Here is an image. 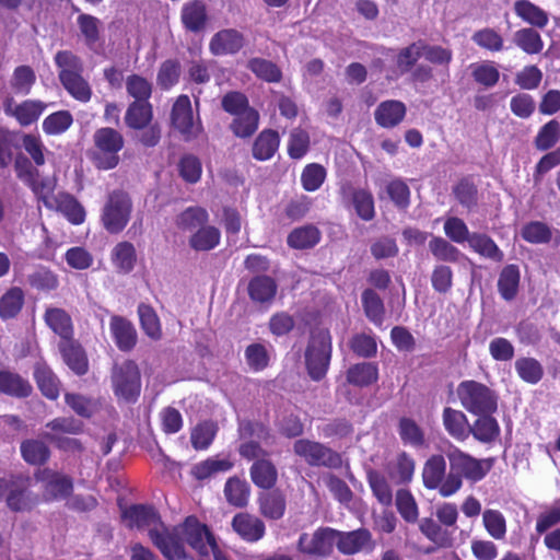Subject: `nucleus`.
I'll return each mask as SVG.
<instances>
[{
  "label": "nucleus",
  "instance_id": "59",
  "mask_svg": "<svg viewBox=\"0 0 560 560\" xmlns=\"http://www.w3.org/2000/svg\"><path fill=\"white\" fill-rule=\"evenodd\" d=\"M327 176L326 168L318 163H310L301 173V184L305 191H315L322 187Z\"/></svg>",
  "mask_w": 560,
  "mask_h": 560
},
{
  "label": "nucleus",
  "instance_id": "41",
  "mask_svg": "<svg viewBox=\"0 0 560 560\" xmlns=\"http://www.w3.org/2000/svg\"><path fill=\"white\" fill-rule=\"evenodd\" d=\"M260 513L271 520H279L285 511V498L278 491L266 492L259 498Z\"/></svg>",
  "mask_w": 560,
  "mask_h": 560
},
{
  "label": "nucleus",
  "instance_id": "19",
  "mask_svg": "<svg viewBox=\"0 0 560 560\" xmlns=\"http://www.w3.org/2000/svg\"><path fill=\"white\" fill-rule=\"evenodd\" d=\"M152 544L160 550L166 560H194L185 550L183 539L178 530H172V534L161 536L153 530L151 534Z\"/></svg>",
  "mask_w": 560,
  "mask_h": 560
},
{
  "label": "nucleus",
  "instance_id": "46",
  "mask_svg": "<svg viewBox=\"0 0 560 560\" xmlns=\"http://www.w3.org/2000/svg\"><path fill=\"white\" fill-rule=\"evenodd\" d=\"M21 454L23 459L31 465H43L50 456L48 446L43 441L34 439L22 442Z\"/></svg>",
  "mask_w": 560,
  "mask_h": 560
},
{
  "label": "nucleus",
  "instance_id": "25",
  "mask_svg": "<svg viewBox=\"0 0 560 560\" xmlns=\"http://www.w3.org/2000/svg\"><path fill=\"white\" fill-rule=\"evenodd\" d=\"M246 68L260 81L266 83H280L283 80L281 68L272 60L253 57L246 62Z\"/></svg>",
  "mask_w": 560,
  "mask_h": 560
},
{
  "label": "nucleus",
  "instance_id": "62",
  "mask_svg": "<svg viewBox=\"0 0 560 560\" xmlns=\"http://www.w3.org/2000/svg\"><path fill=\"white\" fill-rule=\"evenodd\" d=\"M138 314L143 331L151 339L159 340L162 337V329L155 311L147 304H140L138 307Z\"/></svg>",
  "mask_w": 560,
  "mask_h": 560
},
{
  "label": "nucleus",
  "instance_id": "47",
  "mask_svg": "<svg viewBox=\"0 0 560 560\" xmlns=\"http://www.w3.org/2000/svg\"><path fill=\"white\" fill-rule=\"evenodd\" d=\"M471 40L481 49L490 52H499L504 48V39L502 35L492 27H483L476 31Z\"/></svg>",
  "mask_w": 560,
  "mask_h": 560
},
{
  "label": "nucleus",
  "instance_id": "51",
  "mask_svg": "<svg viewBox=\"0 0 560 560\" xmlns=\"http://www.w3.org/2000/svg\"><path fill=\"white\" fill-rule=\"evenodd\" d=\"M0 392L18 397H26L32 392V387L28 382L18 374L0 372Z\"/></svg>",
  "mask_w": 560,
  "mask_h": 560
},
{
  "label": "nucleus",
  "instance_id": "42",
  "mask_svg": "<svg viewBox=\"0 0 560 560\" xmlns=\"http://www.w3.org/2000/svg\"><path fill=\"white\" fill-rule=\"evenodd\" d=\"M250 477L257 487L269 489L276 483L278 474L273 464L262 458L256 460L250 467Z\"/></svg>",
  "mask_w": 560,
  "mask_h": 560
},
{
  "label": "nucleus",
  "instance_id": "61",
  "mask_svg": "<svg viewBox=\"0 0 560 560\" xmlns=\"http://www.w3.org/2000/svg\"><path fill=\"white\" fill-rule=\"evenodd\" d=\"M218 431L213 421H203L198 423L190 434L191 445L195 450H206L212 443Z\"/></svg>",
  "mask_w": 560,
  "mask_h": 560
},
{
  "label": "nucleus",
  "instance_id": "53",
  "mask_svg": "<svg viewBox=\"0 0 560 560\" xmlns=\"http://www.w3.org/2000/svg\"><path fill=\"white\" fill-rule=\"evenodd\" d=\"M36 82V74L30 66H19L14 69L10 84L15 94H30Z\"/></svg>",
  "mask_w": 560,
  "mask_h": 560
},
{
  "label": "nucleus",
  "instance_id": "48",
  "mask_svg": "<svg viewBox=\"0 0 560 560\" xmlns=\"http://www.w3.org/2000/svg\"><path fill=\"white\" fill-rule=\"evenodd\" d=\"M518 283H520V271L518 268L515 265H509L506 266L498 281V289L501 294V296L506 300L511 301L513 300L518 291Z\"/></svg>",
  "mask_w": 560,
  "mask_h": 560
},
{
  "label": "nucleus",
  "instance_id": "58",
  "mask_svg": "<svg viewBox=\"0 0 560 560\" xmlns=\"http://www.w3.org/2000/svg\"><path fill=\"white\" fill-rule=\"evenodd\" d=\"M311 138L306 130L294 128L288 141V154L293 160H301L310 151Z\"/></svg>",
  "mask_w": 560,
  "mask_h": 560
},
{
  "label": "nucleus",
  "instance_id": "33",
  "mask_svg": "<svg viewBox=\"0 0 560 560\" xmlns=\"http://www.w3.org/2000/svg\"><path fill=\"white\" fill-rule=\"evenodd\" d=\"M452 194L456 201L467 210H471L478 205V187L471 176H463L452 187Z\"/></svg>",
  "mask_w": 560,
  "mask_h": 560
},
{
  "label": "nucleus",
  "instance_id": "43",
  "mask_svg": "<svg viewBox=\"0 0 560 560\" xmlns=\"http://www.w3.org/2000/svg\"><path fill=\"white\" fill-rule=\"evenodd\" d=\"M258 121L259 114L252 107L244 113L235 115V118L231 124V130L238 138H248L256 132Z\"/></svg>",
  "mask_w": 560,
  "mask_h": 560
},
{
  "label": "nucleus",
  "instance_id": "60",
  "mask_svg": "<svg viewBox=\"0 0 560 560\" xmlns=\"http://www.w3.org/2000/svg\"><path fill=\"white\" fill-rule=\"evenodd\" d=\"M368 482L373 494L381 504L386 506L392 504L393 491L388 481L382 474L376 470H370L368 472Z\"/></svg>",
  "mask_w": 560,
  "mask_h": 560
},
{
  "label": "nucleus",
  "instance_id": "12",
  "mask_svg": "<svg viewBox=\"0 0 560 560\" xmlns=\"http://www.w3.org/2000/svg\"><path fill=\"white\" fill-rule=\"evenodd\" d=\"M171 122L185 141L197 139L203 131L200 122H194L191 102L186 94L179 95L174 102L171 110Z\"/></svg>",
  "mask_w": 560,
  "mask_h": 560
},
{
  "label": "nucleus",
  "instance_id": "26",
  "mask_svg": "<svg viewBox=\"0 0 560 560\" xmlns=\"http://www.w3.org/2000/svg\"><path fill=\"white\" fill-rule=\"evenodd\" d=\"M46 325L60 337V341L73 337V325L70 315L62 308L48 307L44 314Z\"/></svg>",
  "mask_w": 560,
  "mask_h": 560
},
{
  "label": "nucleus",
  "instance_id": "11",
  "mask_svg": "<svg viewBox=\"0 0 560 560\" xmlns=\"http://www.w3.org/2000/svg\"><path fill=\"white\" fill-rule=\"evenodd\" d=\"M338 530L330 527H319L313 533H303L298 540V550L313 558L328 557L336 546Z\"/></svg>",
  "mask_w": 560,
  "mask_h": 560
},
{
  "label": "nucleus",
  "instance_id": "49",
  "mask_svg": "<svg viewBox=\"0 0 560 560\" xmlns=\"http://www.w3.org/2000/svg\"><path fill=\"white\" fill-rule=\"evenodd\" d=\"M560 140V122L551 119L541 126L534 139V144L539 151H548Z\"/></svg>",
  "mask_w": 560,
  "mask_h": 560
},
{
  "label": "nucleus",
  "instance_id": "30",
  "mask_svg": "<svg viewBox=\"0 0 560 560\" xmlns=\"http://www.w3.org/2000/svg\"><path fill=\"white\" fill-rule=\"evenodd\" d=\"M500 425L491 415L479 416L469 427V434L483 444L493 443L500 435Z\"/></svg>",
  "mask_w": 560,
  "mask_h": 560
},
{
  "label": "nucleus",
  "instance_id": "24",
  "mask_svg": "<svg viewBox=\"0 0 560 560\" xmlns=\"http://www.w3.org/2000/svg\"><path fill=\"white\" fill-rule=\"evenodd\" d=\"M109 329L116 346L121 351H130L137 343V331L128 319L121 316H113Z\"/></svg>",
  "mask_w": 560,
  "mask_h": 560
},
{
  "label": "nucleus",
  "instance_id": "57",
  "mask_svg": "<svg viewBox=\"0 0 560 560\" xmlns=\"http://www.w3.org/2000/svg\"><path fill=\"white\" fill-rule=\"evenodd\" d=\"M482 524L487 533L494 539H504L506 535V520L504 515L493 509H487L482 513Z\"/></svg>",
  "mask_w": 560,
  "mask_h": 560
},
{
  "label": "nucleus",
  "instance_id": "28",
  "mask_svg": "<svg viewBox=\"0 0 560 560\" xmlns=\"http://www.w3.org/2000/svg\"><path fill=\"white\" fill-rule=\"evenodd\" d=\"M280 136L273 129H264L255 139L252 148L253 158L257 161L270 160L278 151Z\"/></svg>",
  "mask_w": 560,
  "mask_h": 560
},
{
  "label": "nucleus",
  "instance_id": "7",
  "mask_svg": "<svg viewBox=\"0 0 560 560\" xmlns=\"http://www.w3.org/2000/svg\"><path fill=\"white\" fill-rule=\"evenodd\" d=\"M293 453L313 467L338 469L342 466V456L324 443L310 439H299L293 443Z\"/></svg>",
  "mask_w": 560,
  "mask_h": 560
},
{
  "label": "nucleus",
  "instance_id": "44",
  "mask_svg": "<svg viewBox=\"0 0 560 560\" xmlns=\"http://www.w3.org/2000/svg\"><path fill=\"white\" fill-rule=\"evenodd\" d=\"M513 40L518 48L528 55L539 54L544 48L540 34L532 27L516 31Z\"/></svg>",
  "mask_w": 560,
  "mask_h": 560
},
{
  "label": "nucleus",
  "instance_id": "27",
  "mask_svg": "<svg viewBox=\"0 0 560 560\" xmlns=\"http://www.w3.org/2000/svg\"><path fill=\"white\" fill-rule=\"evenodd\" d=\"M443 424L446 432L459 442H464L469 436L468 419L466 415L460 411L446 407L443 410Z\"/></svg>",
  "mask_w": 560,
  "mask_h": 560
},
{
  "label": "nucleus",
  "instance_id": "4",
  "mask_svg": "<svg viewBox=\"0 0 560 560\" xmlns=\"http://www.w3.org/2000/svg\"><path fill=\"white\" fill-rule=\"evenodd\" d=\"M456 394L463 408L475 416L493 415L498 409V395L477 381L459 383Z\"/></svg>",
  "mask_w": 560,
  "mask_h": 560
},
{
  "label": "nucleus",
  "instance_id": "8",
  "mask_svg": "<svg viewBox=\"0 0 560 560\" xmlns=\"http://www.w3.org/2000/svg\"><path fill=\"white\" fill-rule=\"evenodd\" d=\"M132 210L130 196L117 189L108 195L102 212V223L106 231L112 234L121 232L129 222Z\"/></svg>",
  "mask_w": 560,
  "mask_h": 560
},
{
  "label": "nucleus",
  "instance_id": "20",
  "mask_svg": "<svg viewBox=\"0 0 560 560\" xmlns=\"http://www.w3.org/2000/svg\"><path fill=\"white\" fill-rule=\"evenodd\" d=\"M407 107L398 100H386L381 102L374 110L375 122L385 129H393L404 121Z\"/></svg>",
  "mask_w": 560,
  "mask_h": 560
},
{
  "label": "nucleus",
  "instance_id": "29",
  "mask_svg": "<svg viewBox=\"0 0 560 560\" xmlns=\"http://www.w3.org/2000/svg\"><path fill=\"white\" fill-rule=\"evenodd\" d=\"M153 120V106L150 102H131L125 114V124L129 129H144Z\"/></svg>",
  "mask_w": 560,
  "mask_h": 560
},
{
  "label": "nucleus",
  "instance_id": "14",
  "mask_svg": "<svg viewBox=\"0 0 560 560\" xmlns=\"http://www.w3.org/2000/svg\"><path fill=\"white\" fill-rule=\"evenodd\" d=\"M44 487V498L47 501L65 499L72 492L71 478L51 469H39L34 475Z\"/></svg>",
  "mask_w": 560,
  "mask_h": 560
},
{
  "label": "nucleus",
  "instance_id": "3",
  "mask_svg": "<svg viewBox=\"0 0 560 560\" xmlns=\"http://www.w3.org/2000/svg\"><path fill=\"white\" fill-rule=\"evenodd\" d=\"M125 147L120 131L112 127H101L93 133V149L90 160L98 171H109L119 165V152Z\"/></svg>",
  "mask_w": 560,
  "mask_h": 560
},
{
  "label": "nucleus",
  "instance_id": "32",
  "mask_svg": "<svg viewBox=\"0 0 560 560\" xmlns=\"http://www.w3.org/2000/svg\"><path fill=\"white\" fill-rule=\"evenodd\" d=\"M77 25L85 46L94 50L101 39V20L89 13H80L77 18Z\"/></svg>",
  "mask_w": 560,
  "mask_h": 560
},
{
  "label": "nucleus",
  "instance_id": "5",
  "mask_svg": "<svg viewBox=\"0 0 560 560\" xmlns=\"http://www.w3.org/2000/svg\"><path fill=\"white\" fill-rule=\"evenodd\" d=\"M330 357L331 337L329 331L326 329L313 331L305 350V364L312 380L319 381L326 375Z\"/></svg>",
  "mask_w": 560,
  "mask_h": 560
},
{
  "label": "nucleus",
  "instance_id": "40",
  "mask_svg": "<svg viewBox=\"0 0 560 560\" xmlns=\"http://www.w3.org/2000/svg\"><path fill=\"white\" fill-rule=\"evenodd\" d=\"M223 492L226 501L231 505L244 508L248 503L250 489L245 480L231 477L226 480Z\"/></svg>",
  "mask_w": 560,
  "mask_h": 560
},
{
  "label": "nucleus",
  "instance_id": "56",
  "mask_svg": "<svg viewBox=\"0 0 560 560\" xmlns=\"http://www.w3.org/2000/svg\"><path fill=\"white\" fill-rule=\"evenodd\" d=\"M521 236L532 244H546L551 241L552 231L545 222L530 221L522 228Z\"/></svg>",
  "mask_w": 560,
  "mask_h": 560
},
{
  "label": "nucleus",
  "instance_id": "9",
  "mask_svg": "<svg viewBox=\"0 0 560 560\" xmlns=\"http://www.w3.org/2000/svg\"><path fill=\"white\" fill-rule=\"evenodd\" d=\"M176 529L183 542L186 541L197 552L199 560H210V549L217 544V539L207 525L189 516L180 526L171 530Z\"/></svg>",
  "mask_w": 560,
  "mask_h": 560
},
{
  "label": "nucleus",
  "instance_id": "55",
  "mask_svg": "<svg viewBox=\"0 0 560 560\" xmlns=\"http://www.w3.org/2000/svg\"><path fill=\"white\" fill-rule=\"evenodd\" d=\"M517 375L526 383L537 384L544 376V368L534 358H518L515 361Z\"/></svg>",
  "mask_w": 560,
  "mask_h": 560
},
{
  "label": "nucleus",
  "instance_id": "39",
  "mask_svg": "<svg viewBox=\"0 0 560 560\" xmlns=\"http://www.w3.org/2000/svg\"><path fill=\"white\" fill-rule=\"evenodd\" d=\"M25 295L21 288H10L0 298V318L3 320L14 318L24 305Z\"/></svg>",
  "mask_w": 560,
  "mask_h": 560
},
{
  "label": "nucleus",
  "instance_id": "38",
  "mask_svg": "<svg viewBox=\"0 0 560 560\" xmlns=\"http://www.w3.org/2000/svg\"><path fill=\"white\" fill-rule=\"evenodd\" d=\"M209 220L208 211L199 206H191L182 211L175 220L182 231H194L202 228Z\"/></svg>",
  "mask_w": 560,
  "mask_h": 560
},
{
  "label": "nucleus",
  "instance_id": "64",
  "mask_svg": "<svg viewBox=\"0 0 560 560\" xmlns=\"http://www.w3.org/2000/svg\"><path fill=\"white\" fill-rule=\"evenodd\" d=\"M180 65L176 59H167L161 63L156 75L158 85L162 90H170L178 83Z\"/></svg>",
  "mask_w": 560,
  "mask_h": 560
},
{
  "label": "nucleus",
  "instance_id": "2",
  "mask_svg": "<svg viewBox=\"0 0 560 560\" xmlns=\"http://www.w3.org/2000/svg\"><path fill=\"white\" fill-rule=\"evenodd\" d=\"M58 69V79L63 89L77 101L86 103L92 97V89L84 79V66L79 56L71 50H59L54 57Z\"/></svg>",
  "mask_w": 560,
  "mask_h": 560
},
{
  "label": "nucleus",
  "instance_id": "52",
  "mask_svg": "<svg viewBox=\"0 0 560 560\" xmlns=\"http://www.w3.org/2000/svg\"><path fill=\"white\" fill-rule=\"evenodd\" d=\"M27 186L32 189L37 199L42 201L46 208H51V205H56V196L54 195L56 188V180L54 178H39V175L34 176L33 179L27 184Z\"/></svg>",
  "mask_w": 560,
  "mask_h": 560
},
{
  "label": "nucleus",
  "instance_id": "34",
  "mask_svg": "<svg viewBox=\"0 0 560 560\" xmlns=\"http://www.w3.org/2000/svg\"><path fill=\"white\" fill-rule=\"evenodd\" d=\"M514 12L524 22L538 28H544L549 22L547 12L529 0H517Z\"/></svg>",
  "mask_w": 560,
  "mask_h": 560
},
{
  "label": "nucleus",
  "instance_id": "22",
  "mask_svg": "<svg viewBox=\"0 0 560 560\" xmlns=\"http://www.w3.org/2000/svg\"><path fill=\"white\" fill-rule=\"evenodd\" d=\"M234 532L244 540L258 541L265 535V525L257 516L248 513H238L232 520Z\"/></svg>",
  "mask_w": 560,
  "mask_h": 560
},
{
  "label": "nucleus",
  "instance_id": "13",
  "mask_svg": "<svg viewBox=\"0 0 560 560\" xmlns=\"http://www.w3.org/2000/svg\"><path fill=\"white\" fill-rule=\"evenodd\" d=\"M122 516L129 527L148 529L150 538L153 530L161 536L172 534V530L162 523L160 515L151 506L132 505L124 512Z\"/></svg>",
  "mask_w": 560,
  "mask_h": 560
},
{
  "label": "nucleus",
  "instance_id": "16",
  "mask_svg": "<svg viewBox=\"0 0 560 560\" xmlns=\"http://www.w3.org/2000/svg\"><path fill=\"white\" fill-rule=\"evenodd\" d=\"M336 547L342 555H354L358 552H370L374 549L375 542L372 534L366 528H359L351 532H339L336 535Z\"/></svg>",
  "mask_w": 560,
  "mask_h": 560
},
{
  "label": "nucleus",
  "instance_id": "6",
  "mask_svg": "<svg viewBox=\"0 0 560 560\" xmlns=\"http://www.w3.org/2000/svg\"><path fill=\"white\" fill-rule=\"evenodd\" d=\"M30 477L23 475L0 479V500L13 512L31 510L37 504V497L30 491Z\"/></svg>",
  "mask_w": 560,
  "mask_h": 560
},
{
  "label": "nucleus",
  "instance_id": "31",
  "mask_svg": "<svg viewBox=\"0 0 560 560\" xmlns=\"http://www.w3.org/2000/svg\"><path fill=\"white\" fill-rule=\"evenodd\" d=\"M56 205H51L50 209L61 212L71 223L81 224L85 219V211L75 197L68 192H59L56 195Z\"/></svg>",
  "mask_w": 560,
  "mask_h": 560
},
{
  "label": "nucleus",
  "instance_id": "18",
  "mask_svg": "<svg viewBox=\"0 0 560 560\" xmlns=\"http://www.w3.org/2000/svg\"><path fill=\"white\" fill-rule=\"evenodd\" d=\"M245 45L244 35L235 28H224L217 32L209 44L214 56L237 54Z\"/></svg>",
  "mask_w": 560,
  "mask_h": 560
},
{
  "label": "nucleus",
  "instance_id": "63",
  "mask_svg": "<svg viewBox=\"0 0 560 560\" xmlns=\"http://www.w3.org/2000/svg\"><path fill=\"white\" fill-rule=\"evenodd\" d=\"M421 533L432 542L440 548H446L452 545V538L450 534L444 530L432 518H423L420 522Z\"/></svg>",
  "mask_w": 560,
  "mask_h": 560
},
{
  "label": "nucleus",
  "instance_id": "50",
  "mask_svg": "<svg viewBox=\"0 0 560 560\" xmlns=\"http://www.w3.org/2000/svg\"><path fill=\"white\" fill-rule=\"evenodd\" d=\"M73 124V116L69 110H58L48 115L42 124L48 136H58L66 132Z\"/></svg>",
  "mask_w": 560,
  "mask_h": 560
},
{
  "label": "nucleus",
  "instance_id": "1",
  "mask_svg": "<svg viewBox=\"0 0 560 560\" xmlns=\"http://www.w3.org/2000/svg\"><path fill=\"white\" fill-rule=\"evenodd\" d=\"M450 464L446 471V460L441 454L431 455L422 467V482L425 489L436 490L442 498L457 493L466 479L472 483L482 480L491 470L493 458H476L456 446L446 453Z\"/></svg>",
  "mask_w": 560,
  "mask_h": 560
},
{
  "label": "nucleus",
  "instance_id": "23",
  "mask_svg": "<svg viewBox=\"0 0 560 560\" xmlns=\"http://www.w3.org/2000/svg\"><path fill=\"white\" fill-rule=\"evenodd\" d=\"M63 362L75 374L83 375L88 371V358L81 345L72 338L60 341L58 345Z\"/></svg>",
  "mask_w": 560,
  "mask_h": 560
},
{
  "label": "nucleus",
  "instance_id": "37",
  "mask_svg": "<svg viewBox=\"0 0 560 560\" xmlns=\"http://www.w3.org/2000/svg\"><path fill=\"white\" fill-rule=\"evenodd\" d=\"M277 293L275 280L267 276L253 278L248 283L249 298L256 303H268Z\"/></svg>",
  "mask_w": 560,
  "mask_h": 560
},
{
  "label": "nucleus",
  "instance_id": "10",
  "mask_svg": "<svg viewBox=\"0 0 560 560\" xmlns=\"http://www.w3.org/2000/svg\"><path fill=\"white\" fill-rule=\"evenodd\" d=\"M112 382L115 395L126 401H132L140 395L141 376L138 365L130 360L113 369Z\"/></svg>",
  "mask_w": 560,
  "mask_h": 560
},
{
  "label": "nucleus",
  "instance_id": "35",
  "mask_svg": "<svg viewBox=\"0 0 560 560\" xmlns=\"http://www.w3.org/2000/svg\"><path fill=\"white\" fill-rule=\"evenodd\" d=\"M378 378V369L375 363L362 362L350 366L347 371V381L358 387H365Z\"/></svg>",
  "mask_w": 560,
  "mask_h": 560
},
{
  "label": "nucleus",
  "instance_id": "21",
  "mask_svg": "<svg viewBox=\"0 0 560 560\" xmlns=\"http://www.w3.org/2000/svg\"><path fill=\"white\" fill-rule=\"evenodd\" d=\"M180 21L184 28L191 33L202 32L208 23L207 5L202 0H190L183 4Z\"/></svg>",
  "mask_w": 560,
  "mask_h": 560
},
{
  "label": "nucleus",
  "instance_id": "36",
  "mask_svg": "<svg viewBox=\"0 0 560 560\" xmlns=\"http://www.w3.org/2000/svg\"><path fill=\"white\" fill-rule=\"evenodd\" d=\"M34 376L43 393L49 399H57L59 396V381L51 369L45 362L35 365Z\"/></svg>",
  "mask_w": 560,
  "mask_h": 560
},
{
  "label": "nucleus",
  "instance_id": "54",
  "mask_svg": "<svg viewBox=\"0 0 560 560\" xmlns=\"http://www.w3.org/2000/svg\"><path fill=\"white\" fill-rule=\"evenodd\" d=\"M152 83L140 74H130L126 79V91L132 102H150L152 95Z\"/></svg>",
  "mask_w": 560,
  "mask_h": 560
},
{
  "label": "nucleus",
  "instance_id": "17",
  "mask_svg": "<svg viewBox=\"0 0 560 560\" xmlns=\"http://www.w3.org/2000/svg\"><path fill=\"white\" fill-rule=\"evenodd\" d=\"M340 194L351 201L357 215L363 221H371L375 217L374 198L370 190L354 188L347 183L341 186Z\"/></svg>",
  "mask_w": 560,
  "mask_h": 560
},
{
  "label": "nucleus",
  "instance_id": "15",
  "mask_svg": "<svg viewBox=\"0 0 560 560\" xmlns=\"http://www.w3.org/2000/svg\"><path fill=\"white\" fill-rule=\"evenodd\" d=\"M3 109L8 116L14 117L20 126L27 127L38 120L46 109V104L39 100H25L18 104L13 97H7Z\"/></svg>",
  "mask_w": 560,
  "mask_h": 560
},
{
  "label": "nucleus",
  "instance_id": "45",
  "mask_svg": "<svg viewBox=\"0 0 560 560\" xmlns=\"http://www.w3.org/2000/svg\"><path fill=\"white\" fill-rule=\"evenodd\" d=\"M233 463L229 458L210 457L192 467V475L196 479L203 480L218 472L229 471Z\"/></svg>",
  "mask_w": 560,
  "mask_h": 560
}]
</instances>
